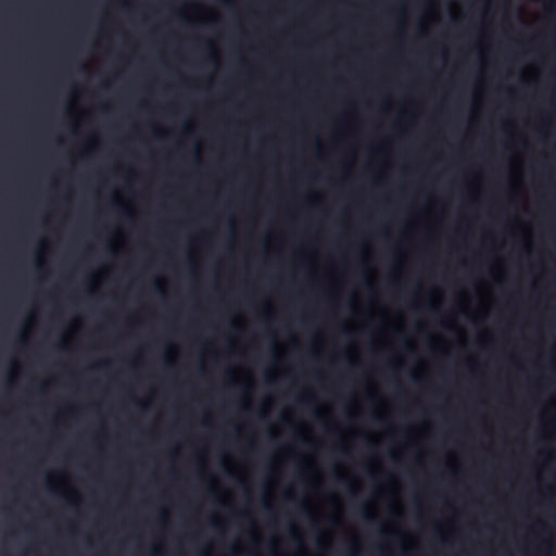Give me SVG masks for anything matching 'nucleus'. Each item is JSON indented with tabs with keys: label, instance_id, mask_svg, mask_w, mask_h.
Instances as JSON below:
<instances>
[{
	"label": "nucleus",
	"instance_id": "f257e3e1",
	"mask_svg": "<svg viewBox=\"0 0 556 556\" xmlns=\"http://www.w3.org/2000/svg\"><path fill=\"white\" fill-rule=\"evenodd\" d=\"M443 4V83H452V0Z\"/></svg>",
	"mask_w": 556,
	"mask_h": 556
},
{
	"label": "nucleus",
	"instance_id": "f03ea898",
	"mask_svg": "<svg viewBox=\"0 0 556 556\" xmlns=\"http://www.w3.org/2000/svg\"><path fill=\"white\" fill-rule=\"evenodd\" d=\"M361 514L362 518L367 522H371L375 520V516L369 513L368 507L366 505L362 506Z\"/></svg>",
	"mask_w": 556,
	"mask_h": 556
},
{
	"label": "nucleus",
	"instance_id": "7ed1b4c3",
	"mask_svg": "<svg viewBox=\"0 0 556 556\" xmlns=\"http://www.w3.org/2000/svg\"><path fill=\"white\" fill-rule=\"evenodd\" d=\"M299 507H300V511H301L303 515H305V516H309V515H311L309 507H308V505H307L306 503H304V502H303V503H301Z\"/></svg>",
	"mask_w": 556,
	"mask_h": 556
},
{
	"label": "nucleus",
	"instance_id": "20e7f679",
	"mask_svg": "<svg viewBox=\"0 0 556 556\" xmlns=\"http://www.w3.org/2000/svg\"><path fill=\"white\" fill-rule=\"evenodd\" d=\"M404 349H405L406 351H412V346L408 344V342H407V341H404Z\"/></svg>",
	"mask_w": 556,
	"mask_h": 556
},
{
	"label": "nucleus",
	"instance_id": "39448f33",
	"mask_svg": "<svg viewBox=\"0 0 556 556\" xmlns=\"http://www.w3.org/2000/svg\"><path fill=\"white\" fill-rule=\"evenodd\" d=\"M379 533L382 536H386L388 534L387 531L384 529H382V528L379 530Z\"/></svg>",
	"mask_w": 556,
	"mask_h": 556
},
{
	"label": "nucleus",
	"instance_id": "423d86ee",
	"mask_svg": "<svg viewBox=\"0 0 556 556\" xmlns=\"http://www.w3.org/2000/svg\"><path fill=\"white\" fill-rule=\"evenodd\" d=\"M354 545L351 546V551L349 553V556H355V553H354Z\"/></svg>",
	"mask_w": 556,
	"mask_h": 556
},
{
	"label": "nucleus",
	"instance_id": "0eeeda50",
	"mask_svg": "<svg viewBox=\"0 0 556 556\" xmlns=\"http://www.w3.org/2000/svg\"><path fill=\"white\" fill-rule=\"evenodd\" d=\"M155 290H156L159 293L163 294V290L161 289V287H160L159 285H155Z\"/></svg>",
	"mask_w": 556,
	"mask_h": 556
},
{
	"label": "nucleus",
	"instance_id": "6e6552de",
	"mask_svg": "<svg viewBox=\"0 0 556 556\" xmlns=\"http://www.w3.org/2000/svg\"><path fill=\"white\" fill-rule=\"evenodd\" d=\"M223 3L228 4V0H220Z\"/></svg>",
	"mask_w": 556,
	"mask_h": 556
},
{
	"label": "nucleus",
	"instance_id": "1a4fd4ad",
	"mask_svg": "<svg viewBox=\"0 0 556 556\" xmlns=\"http://www.w3.org/2000/svg\"><path fill=\"white\" fill-rule=\"evenodd\" d=\"M350 493L351 494H354V490L353 489H349Z\"/></svg>",
	"mask_w": 556,
	"mask_h": 556
}]
</instances>
